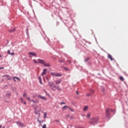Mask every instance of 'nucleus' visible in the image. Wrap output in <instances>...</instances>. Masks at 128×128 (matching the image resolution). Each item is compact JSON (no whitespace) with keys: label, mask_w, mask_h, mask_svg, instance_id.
I'll list each match as a JSON object with an SVG mask.
<instances>
[{"label":"nucleus","mask_w":128,"mask_h":128,"mask_svg":"<svg viewBox=\"0 0 128 128\" xmlns=\"http://www.w3.org/2000/svg\"><path fill=\"white\" fill-rule=\"evenodd\" d=\"M56 76L58 78H60V76H62V74H60V73H56Z\"/></svg>","instance_id":"nucleus-11"},{"label":"nucleus","mask_w":128,"mask_h":128,"mask_svg":"<svg viewBox=\"0 0 128 128\" xmlns=\"http://www.w3.org/2000/svg\"><path fill=\"white\" fill-rule=\"evenodd\" d=\"M27 100H28L30 101V97H28V98H27Z\"/></svg>","instance_id":"nucleus-48"},{"label":"nucleus","mask_w":128,"mask_h":128,"mask_svg":"<svg viewBox=\"0 0 128 128\" xmlns=\"http://www.w3.org/2000/svg\"><path fill=\"white\" fill-rule=\"evenodd\" d=\"M46 79L47 80L48 82H50V79H48V78L47 76H46Z\"/></svg>","instance_id":"nucleus-43"},{"label":"nucleus","mask_w":128,"mask_h":128,"mask_svg":"<svg viewBox=\"0 0 128 128\" xmlns=\"http://www.w3.org/2000/svg\"><path fill=\"white\" fill-rule=\"evenodd\" d=\"M59 62H64V60H59Z\"/></svg>","instance_id":"nucleus-42"},{"label":"nucleus","mask_w":128,"mask_h":128,"mask_svg":"<svg viewBox=\"0 0 128 128\" xmlns=\"http://www.w3.org/2000/svg\"><path fill=\"white\" fill-rule=\"evenodd\" d=\"M38 80H39V82H40V84H42V77L39 76L38 78Z\"/></svg>","instance_id":"nucleus-12"},{"label":"nucleus","mask_w":128,"mask_h":128,"mask_svg":"<svg viewBox=\"0 0 128 128\" xmlns=\"http://www.w3.org/2000/svg\"><path fill=\"white\" fill-rule=\"evenodd\" d=\"M42 128H46V124H44L42 126Z\"/></svg>","instance_id":"nucleus-34"},{"label":"nucleus","mask_w":128,"mask_h":128,"mask_svg":"<svg viewBox=\"0 0 128 128\" xmlns=\"http://www.w3.org/2000/svg\"><path fill=\"white\" fill-rule=\"evenodd\" d=\"M59 24H60V22H57L56 24V26H59Z\"/></svg>","instance_id":"nucleus-45"},{"label":"nucleus","mask_w":128,"mask_h":128,"mask_svg":"<svg viewBox=\"0 0 128 128\" xmlns=\"http://www.w3.org/2000/svg\"><path fill=\"white\" fill-rule=\"evenodd\" d=\"M12 80H14V82H16V76H14Z\"/></svg>","instance_id":"nucleus-40"},{"label":"nucleus","mask_w":128,"mask_h":128,"mask_svg":"<svg viewBox=\"0 0 128 128\" xmlns=\"http://www.w3.org/2000/svg\"><path fill=\"white\" fill-rule=\"evenodd\" d=\"M16 80H19V82H20V78L18 77V76H15Z\"/></svg>","instance_id":"nucleus-30"},{"label":"nucleus","mask_w":128,"mask_h":128,"mask_svg":"<svg viewBox=\"0 0 128 128\" xmlns=\"http://www.w3.org/2000/svg\"><path fill=\"white\" fill-rule=\"evenodd\" d=\"M87 116H88V118L90 117V113H88V114H87Z\"/></svg>","instance_id":"nucleus-37"},{"label":"nucleus","mask_w":128,"mask_h":128,"mask_svg":"<svg viewBox=\"0 0 128 128\" xmlns=\"http://www.w3.org/2000/svg\"><path fill=\"white\" fill-rule=\"evenodd\" d=\"M57 88V90H60V87L58 86V88Z\"/></svg>","instance_id":"nucleus-51"},{"label":"nucleus","mask_w":128,"mask_h":128,"mask_svg":"<svg viewBox=\"0 0 128 128\" xmlns=\"http://www.w3.org/2000/svg\"><path fill=\"white\" fill-rule=\"evenodd\" d=\"M98 74L100 75V74L98 73Z\"/></svg>","instance_id":"nucleus-60"},{"label":"nucleus","mask_w":128,"mask_h":128,"mask_svg":"<svg viewBox=\"0 0 128 128\" xmlns=\"http://www.w3.org/2000/svg\"><path fill=\"white\" fill-rule=\"evenodd\" d=\"M90 96V94L88 93V94H86V96Z\"/></svg>","instance_id":"nucleus-44"},{"label":"nucleus","mask_w":128,"mask_h":128,"mask_svg":"<svg viewBox=\"0 0 128 128\" xmlns=\"http://www.w3.org/2000/svg\"><path fill=\"white\" fill-rule=\"evenodd\" d=\"M44 92H45L46 96H50V94L48 93L46 90H44Z\"/></svg>","instance_id":"nucleus-17"},{"label":"nucleus","mask_w":128,"mask_h":128,"mask_svg":"<svg viewBox=\"0 0 128 128\" xmlns=\"http://www.w3.org/2000/svg\"><path fill=\"white\" fill-rule=\"evenodd\" d=\"M2 126L0 125V128H2Z\"/></svg>","instance_id":"nucleus-55"},{"label":"nucleus","mask_w":128,"mask_h":128,"mask_svg":"<svg viewBox=\"0 0 128 128\" xmlns=\"http://www.w3.org/2000/svg\"><path fill=\"white\" fill-rule=\"evenodd\" d=\"M68 106H63L62 108L63 110H68Z\"/></svg>","instance_id":"nucleus-21"},{"label":"nucleus","mask_w":128,"mask_h":128,"mask_svg":"<svg viewBox=\"0 0 128 128\" xmlns=\"http://www.w3.org/2000/svg\"><path fill=\"white\" fill-rule=\"evenodd\" d=\"M28 54H30V56H36V54L34 52H29Z\"/></svg>","instance_id":"nucleus-9"},{"label":"nucleus","mask_w":128,"mask_h":128,"mask_svg":"<svg viewBox=\"0 0 128 128\" xmlns=\"http://www.w3.org/2000/svg\"><path fill=\"white\" fill-rule=\"evenodd\" d=\"M102 90H104V88H103V89H102Z\"/></svg>","instance_id":"nucleus-58"},{"label":"nucleus","mask_w":128,"mask_h":128,"mask_svg":"<svg viewBox=\"0 0 128 128\" xmlns=\"http://www.w3.org/2000/svg\"><path fill=\"white\" fill-rule=\"evenodd\" d=\"M38 62H36V60H34V64H43L44 66H46V68H50V63H46V61L44 60L38 59Z\"/></svg>","instance_id":"nucleus-2"},{"label":"nucleus","mask_w":128,"mask_h":128,"mask_svg":"<svg viewBox=\"0 0 128 128\" xmlns=\"http://www.w3.org/2000/svg\"><path fill=\"white\" fill-rule=\"evenodd\" d=\"M2 128H6V127H5L4 126L2 127Z\"/></svg>","instance_id":"nucleus-56"},{"label":"nucleus","mask_w":128,"mask_h":128,"mask_svg":"<svg viewBox=\"0 0 128 128\" xmlns=\"http://www.w3.org/2000/svg\"><path fill=\"white\" fill-rule=\"evenodd\" d=\"M108 58H110V60H114L112 58V55H110V54H108Z\"/></svg>","instance_id":"nucleus-10"},{"label":"nucleus","mask_w":128,"mask_h":128,"mask_svg":"<svg viewBox=\"0 0 128 128\" xmlns=\"http://www.w3.org/2000/svg\"><path fill=\"white\" fill-rule=\"evenodd\" d=\"M76 92L77 94H80V93H78V92L76 91Z\"/></svg>","instance_id":"nucleus-50"},{"label":"nucleus","mask_w":128,"mask_h":128,"mask_svg":"<svg viewBox=\"0 0 128 128\" xmlns=\"http://www.w3.org/2000/svg\"><path fill=\"white\" fill-rule=\"evenodd\" d=\"M40 103V101L39 100H36V104H38Z\"/></svg>","instance_id":"nucleus-47"},{"label":"nucleus","mask_w":128,"mask_h":128,"mask_svg":"<svg viewBox=\"0 0 128 128\" xmlns=\"http://www.w3.org/2000/svg\"><path fill=\"white\" fill-rule=\"evenodd\" d=\"M86 42L87 44H92V42H88V41H86Z\"/></svg>","instance_id":"nucleus-35"},{"label":"nucleus","mask_w":128,"mask_h":128,"mask_svg":"<svg viewBox=\"0 0 128 128\" xmlns=\"http://www.w3.org/2000/svg\"><path fill=\"white\" fill-rule=\"evenodd\" d=\"M38 122H39V124L42 125V124H40L41 122H44V120H42V121L40 120H38V118L37 120Z\"/></svg>","instance_id":"nucleus-23"},{"label":"nucleus","mask_w":128,"mask_h":128,"mask_svg":"<svg viewBox=\"0 0 128 128\" xmlns=\"http://www.w3.org/2000/svg\"><path fill=\"white\" fill-rule=\"evenodd\" d=\"M64 68L65 70H66V72H68L70 70V69L68 68L64 67Z\"/></svg>","instance_id":"nucleus-25"},{"label":"nucleus","mask_w":128,"mask_h":128,"mask_svg":"<svg viewBox=\"0 0 128 128\" xmlns=\"http://www.w3.org/2000/svg\"><path fill=\"white\" fill-rule=\"evenodd\" d=\"M7 78V80H12V77H10V76L9 75V77H6Z\"/></svg>","instance_id":"nucleus-27"},{"label":"nucleus","mask_w":128,"mask_h":128,"mask_svg":"<svg viewBox=\"0 0 128 128\" xmlns=\"http://www.w3.org/2000/svg\"><path fill=\"white\" fill-rule=\"evenodd\" d=\"M4 67H0V70H4Z\"/></svg>","instance_id":"nucleus-46"},{"label":"nucleus","mask_w":128,"mask_h":128,"mask_svg":"<svg viewBox=\"0 0 128 128\" xmlns=\"http://www.w3.org/2000/svg\"><path fill=\"white\" fill-rule=\"evenodd\" d=\"M72 25L71 26H70V28H72Z\"/></svg>","instance_id":"nucleus-59"},{"label":"nucleus","mask_w":128,"mask_h":128,"mask_svg":"<svg viewBox=\"0 0 128 128\" xmlns=\"http://www.w3.org/2000/svg\"><path fill=\"white\" fill-rule=\"evenodd\" d=\"M16 124L18 126H20V128H24V124L22 123L19 121L16 122Z\"/></svg>","instance_id":"nucleus-5"},{"label":"nucleus","mask_w":128,"mask_h":128,"mask_svg":"<svg viewBox=\"0 0 128 128\" xmlns=\"http://www.w3.org/2000/svg\"><path fill=\"white\" fill-rule=\"evenodd\" d=\"M26 30H28V28L26 29Z\"/></svg>","instance_id":"nucleus-63"},{"label":"nucleus","mask_w":128,"mask_h":128,"mask_svg":"<svg viewBox=\"0 0 128 128\" xmlns=\"http://www.w3.org/2000/svg\"><path fill=\"white\" fill-rule=\"evenodd\" d=\"M28 34V32H27V34Z\"/></svg>","instance_id":"nucleus-64"},{"label":"nucleus","mask_w":128,"mask_h":128,"mask_svg":"<svg viewBox=\"0 0 128 128\" xmlns=\"http://www.w3.org/2000/svg\"><path fill=\"white\" fill-rule=\"evenodd\" d=\"M20 100L22 104H26V101L24 100H22V98H20Z\"/></svg>","instance_id":"nucleus-14"},{"label":"nucleus","mask_w":128,"mask_h":128,"mask_svg":"<svg viewBox=\"0 0 128 128\" xmlns=\"http://www.w3.org/2000/svg\"><path fill=\"white\" fill-rule=\"evenodd\" d=\"M47 70H48V69H46V68H44L43 70V72L42 73V76H44V74H46Z\"/></svg>","instance_id":"nucleus-8"},{"label":"nucleus","mask_w":128,"mask_h":128,"mask_svg":"<svg viewBox=\"0 0 128 128\" xmlns=\"http://www.w3.org/2000/svg\"><path fill=\"white\" fill-rule=\"evenodd\" d=\"M55 122H58L59 124H60V120H56Z\"/></svg>","instance_id":"nucleus-33"},{"label":"nucleus","mask_w":128,"mask_h":128,"mask_svg":"<svg viewBox=\"0 0 128 128\" xmlns=\"http://www.w3.org/2000/svg\"><path fill=\"white\" fill-rule=\"evenodd\" d=\"M26 96H28V94H26V93H24V94H23V96H24V97Z\"/></svg>","instance_id":"nucleus-39"},{"label":"nucleus","mask_w":128,"mask_h":128,"mask_svg":"<svg viewBox=\"0 0 128 128\" xmlns=\"http://www.w3.org/2000/svg\"><path fill=\"white\" fill-rule=\"evenodd\" d=\"M48 86H50V88H51V89L52 90L54 91L55 90H54L52 88V85L54 84V82H48Z\"/></svg>","instance_id":"nucleus-6"},{"label":"nucleus","mask_w":128,"mask_h":128,"mask_svg":"<svg viewBox=\"0 0 128 128\" xmlns=\"http://www.w3.org/2000/svg\"><path fill=\"white\" fill-rule=\"evenodd\" d=\"M34 106V105H32V106Z\"/></svg>","instance_id":"nucleus-62"},{"label":"nucleus","mask_w":128,"mask_h":128,"mask_svg":"<svg viewBox=\"0 0 128 128\" xmlns=\"http://www.w3.org/2000/svg\"><path fill=\"white\" fill-rule=\"evenodd\" d=\"M7 42L6 43V44L4 46L3 48L4 47V46H6L8 44V42H10V41L7 40Z\"/></svg>","instance_id":"nucleus-28"},{"label":"nucleus","mask_w":128,"mask_h":128,"mask_svg":"<svg viewBox=\"0 0 128 128\" xmlns=\"http://www.w3.org/2000/svg\"><path fill=\"white\" fill-rule=\"evenodd\" d=\"M68 108H69V110H70V108H70V107H68Z\"/></svg>","instance_id":"nucleus-54"},{"label":"nucleus","mask_w":128,"mask_h":128,"mask_svg":"<svg viewBox=\"0 0 128 128\" xmlns=\"http://www.w3.org/2000/svg\"><path fill=\"white\" fill-rule=\"evenodd\" d=\"M52 86L54 88H58V86H56V85H54V86Z\"/></svg>","instance_id":"nucleus-31"},{"label":"nucleus","mask_w":128,"mask_h":128,"mask_svg":"<svg viewBox=\"0 0 128 128\" xmlns=\"http://www.w3.org/2000/svg\"><path fill=\"white\" fill-rule=\"evenodd\" d=\"M46 116H48V114H46V112H45L44 114V118H46Z\"/></svg>","instance_id":"nucleus-22"},{"label":"nucleus","mask_w":128,"mask_h":128,"mask_svg":"<svg viewBox=\"0 0 128 128\" xmlns=\"http://www.w3.org/2000/svg\"><path fill=\"white\" fill-rule=\"evenodd\" d=\"M42 96H42L40 94L38 96V98H40L41 100L42 98Z\"/></svg>","instance_id":"nucleus-29"},{"label":"nucleus","mask_w":128,"mask_h":128,"mask_svg":"<svg viewBox=\"0 0 128 128\" xmlns=\"http://www.w3.org/2000/svg\"><path fill=\"white\" fill-rule=\"evenodd\" d=\"M60 82H62V80H56V84H60Z\"/></svg>","instance_id":"nucleus-13"},{"label":"nucleus","mask_w":128,"mask_h":128,"mask_svg":"<svg viewBox=\"0 0 128 128\" xmlns=\"http://www.w3.org/2000/svg\"><path fill=\"white\" fill-rule=\"evenodd\" d=\"M9 32L11 33L14 32H16V28H14L13 29L10 30H9Z\"/></svg>","instance_id":"nucleus-15"},{"label":"nucleus","mask_w":128,"mask_h":128,"mask_svg":"<svg viewBox=\"0 0 128 128\" xmlns=\"http://www.w3.org/2000/svg\"><path fill=\"white\" fill-rule=\"evenodd\" d=\"M90 60V57H88L84 59V62H88Z\"/></svg>","instance_id":"nucleus-16"},{"label":"nucleus","mask_w":128,"mask_h":128,"mask_svg":"<svg viewBox=\"0 0 128 128\" xmlns=\"http://www.w3.org/2000/svg\"><path fill=\"white\" fill-rule=\"evenodd\" d=\"M120 80H124V77H122V76H121L120 77Z\"/></svg>","instance_id":"nucleus-26"},{"label":"nucleus","mask_w":128,"mask_h":128,"mask_svg":"<svg viewBox=\"0 0 128 128\" xmlns=\"http://www.w3.org/2000/svg\"><path fill=\"white\" fill-rule=\"evenodd\" d=\"M112 112H114V114H116V110H114V109H110V108H106V110L105 112V114H106V118H107V120H110L112 118L111 116H110V111Z\"/></svg>","instance_id":"nucleus-1"},{"label":"nucleus","mask_w":128,"mask_h":128,"mask_svg":"<svg viewBox=\"0 0 128 128\" xmlns=\"http://www.w3.org/2000/svg\"><path fill=\"white\" fill-rule=\"evenodd\" d=\"M60 104H66V102H62L60 103Z\"/></svg>","instance_id":"nucleus-41"},{"label":"nucleus","mask_w":128,"mask_h":128,"mask_svg":"<svg viewBox=\"0 0 128 128\" xmlns=\"http://www.w3.org/2000/svg\"><path fill=\"white\" fill-rule=\"evenodd\" d=\"M0 58H2V55L1 54H0Z\"/></svg>","instance_id":"nucleus-57"},{"label":"nucleus","mask_w":128,"mask_h":128,"mask_svg":"<svg viewBox=\"0 0 128 128\" xmlns=\"http://www.w3.org/2000/svg\"><path fill=\"white\" fill-rule=\"evenodd\" d=\"M4 77H6V78H10V75L6 74L3 75L2 76V78H4Z\"/></svg>","instance_id":"nucleus-18"},{"label":"nucleus","mask_w":128,"mask_h":128,"mask_svg":"<svg viewBox=\"0 0 128 128\" xmlns=\"http://www.w3.org/2000/svg\"><path fill=\"white\" fill-rule=\"evenodd\" d=\"M14 52H10V56H14Z\"/></svg>","instance_id":"nucleus-38"},{"label":"nucleus","mask_w":128,"mask_h":128,"mask_svg":"<svg viewBox=\"0 0 128 128\" xmlns=\"http://www.w3.org/2000/svg\"><path fill=\"white\" fill-rule=\"evenodd\" d=\"M91 120H92L90 122V124H96V122H98V117H96L92 118Z\"/></svg>","instance_id":"nucleus-3"},{"label":"nucleus","mask_w":128,"mask_h":128,"mask_svg":"<svg viewBox=\"0 0 128 128\" xmlns=\"http://www.w3.org/2000/svg\"><path fill=\"white\" fill-rule=\"evenodd\" d=\"M70 118H71V119L72 118V117H70Z\"/></svg>","instance_id":"nucleus-61"},{"label":"nucleus","mask_w":128,"mask_h":128,"mask_svg":"<svg viewBox=\"0 0 128 128\" xmlns=\"http://www.w3.org/2000/svg\"><path fill=\"white\" fill-rule=\"evenodd\" d=\"M94 90H92V94H94Z\"/></svg>","instance_id":"nucleus-53"},{"label":"nucleus","mask_w":128,"mask_h":128,"mask_svg":"<svg viewBox=\"0 0 128 128\" xmlns=\"http://www.w3.org/2000/svg\"><path fill=\"white\" fill-rule=\"evenodd\" d=\"M51 74L52 76H56V72H51Z\"/></svg>","instance_id":"nucleus-20"},{"label":"nucleus","mask_w":128,"mask_h":128,"mask_svg":"<svg viewBox=\"0 0 128 128\" xmlns=\"http://www.w3.org/2000/svg\"><path fill=\"white\" fill-rule=\"evenodd\" d=\"M7 54H10V50H8Z\"/></svg>","instance_id":"nucleus-36"},{"label":"nucleus","mask_w":128,"mask_h":128,"mask_svg":"<svg viewBox=\"0 0 128 128\" xmlns=\"http://www.w3.org/2000/svg\"><path fill=\"white\" fill-rule=\"evenodd\" d=\"M68 62H69V64H72V61L69 60V61H68Z\"/></svg>","instance_id":"nucleus-52"},{"label":"nucleus","mask_w":128,"mask_h":128,"mask_svg":"<svg viewBox=\"0 0 128 128\" xmlns=\"http://www.w3.org/2000/svg\"><path fill=\"white\" fill-rule=\"evenodd\" d=\"M70 110H71V112H74V110L72 108H70Z\"/></svg>","instance_id":"nucleus-49"},{"label":"nucleus","mask_w":128,"mask_h":128,"mask_svg":"<svg viewBox=\"0 0 128 128\" xmlns=\"http://www.w3.org/2000/svg\"><path fill=\"white\" fill-rule=\"evenodd\" d=\"M11 96H12V93H10V92L6 94V98H10Z\"/></svg>","instance_id":"nucleus-7"},{"label":"nucleus","mask_w":128,"mask_h":128,"mask_svg":"<svg viewBox=\"0 0 128 128\" xmlns=\"http://www.w3.org/2000/svg\"><path fill=\"white\" fill-rule=\"evenodd\" d=\"M36 108H38V106H36L35 107H34V114H40V108L39 110H36Z\"/></svg>","instance_id":"nucleus-4"},{"label":"nucleus","mask_w":128,"mask_h":128,"mask_svg":"<svg viewBox=\"0 0 128 128\" xmlns=\"http://www.w3.org/2000/svg\"><path fill=\"white\" fill-rule=\"evenodd\" d=\"M88 106H85L84 108V112H86V110H88Z\"/></svg>","instance_id":"nucleus-19"},{"label":"nucleus","mask_w":128,"mask_h":128,"mask_svg":"<svg viewBox=\"0 0 128 128\" xmlns=\"http://www.w3.org/2000/svg\"><path fill=\"white\" fill-rule=\"evenodd\" d=\"M31 102H33V104H36V100L34 101V100H31Z\"/></svg>","instance_id":"nucleus-32"},{"label":"nucleus","mask_w":128,"mask_h":128,"mask_svg":"<svg viewBox=\"0 0 128 128\" xmlns=\"http://www.w3.org/2000/svg\"><path fill=\"white\" fill-rule=\"evenodd\" d=\"M42 100H48V98H46L44 97V96H42Z\"/></svg>","instance_id":"nucleus-24"}]
</instances>
